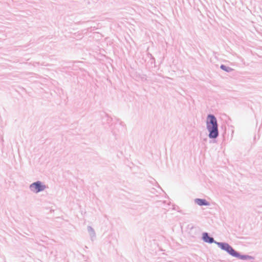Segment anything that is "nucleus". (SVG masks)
<instances>
[{
	"label": "nucleus",
	"instance_id": "5",
	"mask_svg": "<svg viewBox=\"0 0 262 262\" xmlns=\"http://www.w3.org/2000/svg\"><path fill=\"white\" fill-rule=\"evenodd\" d=\"M195 202L198 205L200 206H208L209 205V203L204 199H197L195 200Z\"/></svg>",
	"mask_w": 262,
	"mask_h": 262
},
{
	"label": "nucleus",
	"instance_id": "2",
	"mask_svg": "<svg viewBox=\"0 0 262 262\" xmlns=\"http://www.w3.org/2000/svg\"><path fill=\"white\" fill-rule=\"evenodd\" d=\"M46 188V186L42 184L39 181L33 183L30 185L31 190L35 193H38L43 190Z\"/></svg>",
	"mask_w": 262,
	"mask_h": 262
},
{
	"label": "nucleus",
	"instance_id": "1",
	"mask_svg": "<svg viewBox=\"0 0 262 262\" xmlns=\"http://www.w3.org/2000/svg\"><path fill=\"white\" fill-rule=\"evenodd\" d=\"M207 128L210 138H215L218 136V126L216 118L213 115H209L206 121Z\"/></svg>",
	"mask_w": 262,
	"mask_h": 262
},
{
	"label": "nucleus",
	"instance_id": "4",
	"mask_svg": "<svg viewBox=\"0 0 262 262\" xmlns=\"http://www.w3.org/2000/svg\"><path fill=\"white\" fill-rule=\"evenodd\" d=\"M218 245L220 246L221 248L226 251L228 253L229 252L230 248H231V247L229 245L226 243H219Z\"/></svg>",
	"mask_w": 262,
	"mask_h": 262
},
{
	"label": "nucleus",
	"instance_id": "3",
	"mask_svg": "<svg viewBox=\"0 0 262 262\" xmlns=\"http://www.w3.org/2000/svg\"><path fill=\"white\" fill-rule=\"evenodd\" d=\"M232 256L236 257H239L241 259H246L248 256L245 255L241 256L238 252L235 251L232 247L230 248L229 252Z\"/></svg>",
	"mask_w": 262,
	"mask_h": 262
},
{
	"label": "nucleus",
	"instance_id": "7",
	"mask_svg": "<svg viewBox=\"0 0 262 262\" xmlns=\"http://www.w3.org/2000/svg\"><path fill=\"white\" fill-rule=\"evenodd\" d=\"M224 66H221V68H222V69H224Z\"/></svg>",
	"mask_w": 262,
	"mask_h": 262
},
{
	"label": "nucleus",
	"instance_id": "6",
	"mask_svg": "<svg viewBox=\"0 0 262 262\" xmlns=\"http://www.w3.org/2000/svg\"><path fill=\"white\" fill-rule=\"evenodd\" d=\"M203 239L205 242L209 243H212L213 242V238L209 237L207 233L203 234Z\"/></svg>",
	"mask_w": 262,
	"mask_h": 262
}]
</instances>
